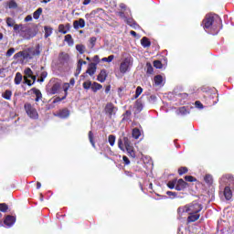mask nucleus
<instances>
[{"label": "nucleus", "instance_id": "1", "mask_svg": "<svg viewBox=\"0 0 234 234\" xmlns=\"http://www.w3.org/2000/svg\"><path fill=\"white\" fill-rule=\"evenodd\" d=\"M221 20L218 16L213 15H207L202 21L204 30H210L213 36L218 34Z\"/></svg>", "mask_w": 234, "mask_h": 234}, {"label": "nucleus", "instance_id": "2", "mask_svg": "<svg viewBox=\"0 0 234 234\" xmlns=\"http://www.w3.org/2000/svg\"><path fill=\"white\" fill-rule=\"evenodd\" d=\"M14 31L16 34H18L20 37L24 39H32V37H36V32L28 27V25L16 24L14 27Z\"/></svg>", "mask_w": 234, "mask_h": 234}, {"label": "nucleus", "instance_id": "3", "mask_svg": "<svg viewBox=\"0 0 234 234\" xmlns=\"http://www.w3.org/2000/svg\"><path fill=\"white\" fill-rule=\"evenodd\" d=\"M204 209V207L200 203L192 202L189 205H186L184 207H178L177 213L182 215V213H200Z\"/></svg>", "mask_w": 234, "mask_h": 234}, {"label": "nucleus", "instance_id": "4", "mask_svg": "<svg viewBox=\"0 0 234 234\" xmlns=\"http://www.w3.org/2000/svg\"><path fill=\"white\" fill-rule=\"evenodd\" d=\"M24 111L28 118H31V120H37V118H39V113H37V110L30 102H26L24 104Z\"/></svg>", "mask_w": 234, "mask_h": 234}, {"label": "nucleus", "instance_id": "5", "mask_svg": "<svg viewBox=\"0 0 234 234\" xmlns=\"http://www.w3.org/2000/svg\"><path fill=\"white\" fill-rule=\"evenodd\" d=\"M131 67H133V58H125L120 65L121 74H125L126 72H128Z\"/></svg>", "mask_w": 234, "mask_h": 234}, {"label": "nucleus", "instance_id": "6", "mask_svg": "<svg viewBox=\"0 0 234 234\" xmlns=\"http://www.w3.org/2000/svg\"><path fill=\"white\" fill-rule=\"evenodd\" d=\"M133 145V143H131V139L129 137L124 136L122 139H118V147L121 151L125 152V147H130Z\"/></svg>", "mask_w": 234, "mask_h": 234}, {"label": "nucleus", "instance_id": "7", "mask_svg": "<svg viewBox=\"0 0 234 234\" xmlns=\"http://www.w3.org/2000/svg\"><path fill=\"white\" fill-rule=\"evenodd\" d=\"M116 111H118V108H116L112 102H108L104 107V112L109 118H112V116L116 115Z\"/></svg>", "mask_w": 234, "mask_h": 234}, {"label": "nucleus", "instance_id": "8", "mask_svg": "<svg viewBox=\"0 0 234 234\" xmlns=\"http://www.w3.org/2000/svg\"><path fill=\"white\" fill-rule=\"evenodd\" d=\"M221 182L226 184L227 187H234V176L231 174H225L221 177Z\"/></svg>", "mask_w": 234, "mask_h": 234}, {"label": "nucleus", "instance_id": "9", "mask_svg": "<svg viewBox=\"0 0 234 234\" xmlns=\"http://www.w3.org/2000/svg\"><path fill=\"white\" fill-rule=\"evenodd\" d=\"M70 87V84L69 83H65L64 84V92H65V95L61 98V97H57L54 99L53 101V104L55 103H59V101H63V100H66L67 99V96L69 94V89Z\"/></svg>", "mask_w": 234, "mask_h": 234}, {"label": "nucleus", "instance_id": "10", "mask_svg": "<svg viewBox=\"0 0 234 234\" xmlns=\"http://www.w3.org/2000/svg\"><path fill=\"white\" fill-rule=\"evenodd\" d=\"M189 184L187 182L184 181V179L180 178L176 181V191H184V189L187 188Z\"/></svg>", "mask_w": 234, "mask_h": 234}, {"label": "nucleus", "instance_id": "11", "mask_svg": "<svg viewBox=\"0 0 234 234\" xmlns=\"http://www.w3.org/2000/svg\"><path fill=\"white\" fill-rule=\"evenodd\" d=\"M97 69H98V66H96V63L91 62L89 64L85 74H89V76H94V74H96Z\"/></svg>", "mask_w": 234, "mask_h": 234}, {"label": "nucleus", "instance_id": "12", "mask_svg": "<svg viewBox=\"0 0 234 234\" xmlns=\"http://www.w3.org/2000/svg\"><path fill=\"white\" fill-rule=\"evenodd\" d=\"M55 116H57L58 118H62V119L69 118V116H70V112L69 111V109L65 108V109L59 110L55 114Z\"/></svg>", "mask_w": 234, "mask_h": 234}, {"label": "nucleus", "instance_id": "13", "mask_svg": "<svg viewBox=\"0 0 234 234\" xmlns=\"http://www.w3.org/2000/svg\"><path fill=\"white\" fill-rule=\"evenodd\" d=\"M107 76H109V74L107 73V69H101L97 76V80H99L100 83H105Z\"/></svg>", "mask_w": 234, "mask_h": 234}, {"label": "nucleus", "instance_id": "14", "mask_svg": "<svg viewBox=\"0 0 234 234\" xmlns=\"http://www.w3.org/2000/svg\"><path fill=\"white\" fill-rule=\"evenodd\" d=\"M188 215L189 216L186 218L187 224L197 222V220H198V218H200V214H198V213H188Z\"/></svg>", "mask_w": 234, "mask_h": 234}, {"label": "nucleus", "instance_id": "15", "mask_svg": "<svg viewBox=\"0 0 234 234\" xmlns=\"http://www.w3.org/2000/svg\"><path fill=\"white\" fill-rule=\"evenodd\" d=\"M134 109V114H139V112H142L144 111V103H142L141 100H137L133 106Z\"/></svg>", "mask_w": 234, "mask_h": 234}, {"label": "nucleus", "instance_id": "16", "mask_svg": "<svg viewBox=\"0 0 234 234\" xmlns=\"http://www.w3.org/2000/svg\"><path fill=\"white\" fill-rule=\"evenodd\" d=\"M73 27L75 30H78L79 28H85V19L80 18L79 20H75L73 22Z\"/></svg>", "mask_w": 234, "mask_h": 234}, {"label": "nucleus", "instance_id": "17", "mask_svg": "<svg viewBox=\"0 0 234 234\" xmlns=\"http://www.w3.org/2000/svg\"><path fill=\"white\" fill-rule=\"evenodd\" d=\"M69 59H70V56H69V53L60 52L58 54V61H59V63H68Z\"/></svg>", "mask_w": 234, "mask_h": 234}, {"label": "nucleus", "instance_id": "18", "mask_svg": "<svg viewBox=\"0 0 234 234\" xmlns=\"http://www.w3.org/2000/svg\"><path fill=\"white\" fill-rule=\"evenodd\" d=\"M4 224L5 226H14L16 224V217L14 216H6V218L4 220Z\"/></svg>", "mask_w": 234, "mask_h": 234}, {"label": "nucleus", "instance_id": "19", "mask_svg": "<svg viewBox=\"0 0 234 234\" xmlns=\"http://www.w3.org/2000/svg\"><path fill=\"white\" fill-rule=\"evenodd\" d=\"M154 83L155 87H162L164 85V77L162 75H156L154 77Z\"/></svg>", "mask_w": 234, "mask_h": 234}, {"label": "nucleus", "instance_id": "20", "mask_svg": "<svg viewBox=\"0 0 234 234\" xmlns=\"http://www.w3.org/2000/svg\"><path fill=\"white\" fill-rule=\"evenodd\" d=\"M124 151L128 153V156H131L132 158H136V152H134V146H133V144L131 146L124 147Z\"/></svg>", "mask_w": 234, "mask_h": 234}, {"label": "nucleus", "instance_id": "21", "mask_svg": "<svg viewBox=\"0 0 234 234\" xmlns=\"http://www.w3.org/2000/svg\"><path fill=\"white\" fill-rule=\"evenodd\" d=\"M224 197L226 200H231L233 193L231 192V186H226L224 188Z\"/></svg>", "mask_w": 234, "mask_h": 234}, {"label": "nucleus", "instance_id": "22", "mask_svg": "<svg viewBox=\"0 0 234 234\" xmlns=\"http://www.w3.org/2000/svg\"><path fill=\"white\" fill-rule=\"evenodd\" d=\"M31 90L36 95L35 101H39V100L43 98V94L41 93V90H39L38 89L32 88Z\"/></svg>", "mask_w": 234, "mask_h": 234}, {"label": "nucleus", "instance_id": "23", "mask_svg": "<svg viewBox=\"0 0 234 234\" xmlns=\"http://www.w3.org/2000/svg\"><path fill=\"white\" fill-rule=\"evenodd\" d=\"M30 54L25 52V51H19L16 54L14 55V59H19V58H23L24 59H27Z\"/></svg>", "mask_w": 234, "mask_h": 234}, {"label": "nucleus", "instance_id": "24", "mask_svg": "<svg viewBox=\"0 0 234 234\" xmlns=\"http://www.w3.org/2000/svg\"><path fill=\"white\" fill-rule=\"evenodd\" d=\"M59 89H61V85H59V83L53 84V86L49 90V94H58Z\"/></svg>", "mask_w": 234, "mask_h": 234}, {"label": "nucleus", "instance_id": "25", "mask_svg": "<svg viewBox=\"0 0 234 234\" xmlns=\"http://www.w3.org/2000/svg\"><path fill=\"white\" fill-rule=\"evenodd\" d=\"M131 116H133V112H131V110H127V111L122 114V122H132Z\"/></svg>", "mask_w": 234, "mask_h": 234}, {"label": "nucleus", "instance_id": "26", "mask_svg": "<svg viewBox=\"0 0 234 234\" xmlns=\"http://www.w3.org/2000/svg\"><path fill=\"white\" fill-rule=\"evenodd\" d=\"M132 136L134 138V140H138V138L142 136V132H140V129L138 128H133L132 131Z\"/></svg>", "mask_w": 234, "mask_h": 234}, {"label": "nucleus", "instance_id": "27", "mask_svg": "<svg viewBox=\"0 0 234 234\" xmlns=\"http://www.w3.org/2000/svg\"><path fill=\"white\" fill-rule=\"evenodd\" d=\"M101 89H103V86L98 82H93L91 84L92 92H98V90H101Z\"/></svg>", "mask_w": 234, "mask_h": 234}, {"label": "nucleus", "instance_id": "28", "mask_svg": "<svg viewBox=\"0 0 234 234\" xmlns=\"http://www.w3.org/2000/svg\"><path fill=\"white\" fill-rule=\"evenodd\" d=\"M2 98L10 101V100H12V90H6L4 93H2Z\"/></svg>", "mask_w": 234, "mask_h": 234}, {"label": "nucleus", "instance_id": "29", "mask_svg": "<svg viewBox=\"0 0 234 234\" xmlns=\"http://www.w3.org/2000/svg\"><path fill=\"white\" fill-rule=\"evenodd\" d=\"M44 30H45V35L44 37L47 39V37H50V36H52V27H48V26H45L44 27Z\"/></svg>", "mask_w": 234, "mask_h": 234}, {"label": "nucleus", "instance_id": "30", "mask_svg": "<svg viewBox=\"0 0 234 234\" xmlns=\"http://www.w3.org/2000/svg\"><path fill=\"white\" fill-rule=\"evenodd\" d=\"M15 85H19L23 81V75L20 72H17L15 76Z\"/></svg>", "mask_w": 234, "mask_h": 234}, {"label": "nucleus", "instance_id": "31", "mask_svg": "<svg viewBox=\"0 0 234 234\" xmlns=\"http://www.w3.org/2000/svg\"><path fill=\"white\" fill-rule=\"evenodd\" d=\"M126 23L129 27H132V28H138V24L133 18H127Z\"/></svg>", "mask_w": 234, "mask_h": 234}, {"label": "nucleus", "instance_id": "32", "mask_svg": "<svg viewBox=\"0 0 234 234\" xmlns=\"http://www.w3.org/2000/svg\"><path fill=\"white\" fill-rule=\"evenodd\" d=\"M41 14H43V8L38 7V8L33 13V17H34V19H39Z\"/></svg>", "mask_w": 234, "mask_h": 234}, {"label": "nucleus", "instance_id": "33", "mask_svg": "<svg viewBox=\"0 0 234 234\" xmlns=\"http://www.w3.org/2000/svg\"><path fill=\"white\" fill-rule=\"evenodd\" d=\"M176 181L177 179L168 181V183L166 184L167 187H169V189H176Z\"/></svg>", "mask_w": 234, "mask_h": 234}, {"label": "nucleus", "instance_id": "34", "mask_svg": "<svg viewBox=\"0 0 234 234\" xmlns=\"http://www.w3.org/2000/svg\"><path fill=\"white\" fill-rule=\"evenodd\" d=\"M188 171L189 169L186 166H181L178 168L177 173L179 176H182V175L187 174Z\"/></svg>", "mask_w": 234, "mask_h": 234}, {"label": "nucleus", "instance_id": "35", "mask_svg": "<svg viewBox=\"0 0 234 234\" xmlns=\"http://www.w3.org/2000/svg\"><path fill=\"white\" fill-rule=\"evenodd\" d=\"M108 142L111 147H114V144H116V135H112V134L109 135Z\"/></svg>", "mask_w": 234, "mask_h": 234}, {"label": "nucleus", "instance_id": "36", "mask_svg": "<svg viewBox=\"0 0 234 234\" xmlns=\"http://www.w3.org/2000/svg\"><path fill=\"white\" fill-rule=\"evenodd\" d=\"M41 54V46L37 44L36 46V49L31 51V56H39Z\"/></svg>", "mask_w": 234, "mask_h": 234}, {"label": "nucleus", "instance_id": "37", "mask_svg": "<svg viewBox=\"0 0 234 234\" xmlns=\"http://www.w3.org/2000/svg\"><path fill=\"white\" fill-rule=\"evenodd\" d=\"M204 180H205L206 184H207L208 186H211V184H213V176L206 175L204 176Z\"/></svg>", "mask_w": 234, "mask_h": 234}, {"label": "nucleus", "instance_id": "38", "mask_svg": "<svg viewBox=\"0 0 234 234\" xmlns=\"http://www.w3.org/2000/svg\"><path fill=\"white\" fill-rule=\"evenodd\" d=\"M24 78H31L34 75V71L30 68H27L24 71Z\"/></svg>", "mask_w": 234, "mask_h": 234}, {"label": "nucleus", "instance_id": "39", "mask_svg": "<svg viewBox=\"0 0 234 234\" xmlns=\"http://www.w3.org/2000/svg\"><path fill=\"white\" fill-rule=\"evenodd\" d=\"M66 43H68L69 46L74 45V39H72V35L69 34L65 36Z\"/></svg>", "mask_w": 234, "mask_h": 234}, {"label": "nucleus", "instance_id": "40", "mask_svg": "<svg viewBox=\"0 0 234 234\" xmlns=\"http://www.w3.org/2000/svg\"><path fill=\"white\" fill-rule=\"evenodd\" d=\"M76 50L80 53V54H85V46L83 44H78L76 46Z\"/></svg>", "mask_w": 234, "mask_h": 234}, {"label": "nucleus", "instance_id": "41", "mask_svg": "<svg viewBox=\"0 0 234 234\" xmlns=\"http://www.w3.org/2000/svg\"><path fill=\"white\" fill-rule=\"evenodd\" d=\"M82 87L85 90H89V89H91V87H92V81L87 80V81L83 82Z\"/></svg>", "mask_w": 234, "mask_h": 234}, {"label": "nucleus", "instance_id": "42", "mask_svg": "<svg viewBox=\"0 0 234 234\" xmlns=\"http://www.w3.org/2000/svg\"><path fill=\"white\" fill-rule=\"evenodd\" d=\"M6 25H7V27H16V25H17V24H16V20H14V18H12V17H7L6 18Z\"/></svg>", "mask_w": 234, "mask_h": 234}, {"label": "nucleus", "instance_id": "43", "mask_svg": "<svg viewBox=\"0 0 234 234\" xmlns=\"http://www.w3.org/2000/svg\"><path fill=\"white\" fill-rule=\"evenodd\" d=\"M0 211H2V213H6V211H8V205L0 203Z\"/></svg>", "mask_w": 234, "mask_h": 234}, {"label": "nucleus", "instance_id": "44", "mask_svg": "<svg viewBox=\"0 0 234 234\" xmlns=\"http://www.w3.org/2000/svg\"><path fill=\"white\" fill-rule=\"evenodd\" d=\"M58 32H59L60 34H67V32H69V30L66 29L65 25L60 24V25L58 26Z\"/></svg>", "mask_w": 234, "mask_h": 234}, {"label": "nucleus", "instance_id": "45", "mask_svg": "<svg viewBox=\"0 0 234 234\" xmlns=\"http://www.w3.org/2000/svg\"><path fill=\"white\" fill-rule=\"evenodd\" d=\"M177 114H181L182 116L187 114V109H186V106L180 107Z\"/></svg>", "mask_w": 234, "mask_h": 234}, {"label": "nucleus", "instance_id": "46", "mask_svg": "<svg viewBox=\"0 0 234 234\" xmlns=\"http://www.w3.org/2000/svg\"><path fill=\"white\" fill-rule=\"evenodd\" d=\"M154 67L155 69H163L164 64H162V61H160V60H154Z\"/></svg>", "mask_w": 234, "mask_h": 234}, {"label": "nucleus", "instance_id": "47", "mask_svg": "<svg viewBox=\"0 0 234 234\" xmlns=\"http://www.w3.org/2000/svg\"><path fill=\"white\" fill-rule=\"evenodd\" d=\"M185 180L186 182H197V177L193 176H186Z\"/></svg>", "mask_w": 234, "mask_h": 234}, {"label": "nucleus", "instance_id": "48", "mask_svg": "<svg viewBox=\"0 0 234 234\" xmlns=\"http://www.w3.org/2000/svg\"><path fill=\"white\" fill-rule=\"evenodd\" d=\"M89 140H90L91 145H93V147H94V145H95V143H94V133H92V131L89 132Z\"/></svg>", "mask_w": 234, "mask_h": 234}, {"label": "nucleus", "instance_id": "49", "mask_svg": "<svg viewBox=\"0 0 234 234\" xmlns=\"http://www.w3.org/2000/svg\"><path fill=\"white\" fill-rule=\"evenodd\" d=\"M142 92H144V89H142V87L138 86L135 90V98H138L140 96V94H142Z\"/></svg>", "mask_w": 234, "mask_h": 234}, {"label": "nucleus", "instance_id": "50", "mask_svg": "<svg viewBox=\"0 0 234 234\" xmlns=\"http://www.w3.org/2000/svg\"><path fill=\"white\" fill-rule=\"evenodd\" d=\"M14 52H16V48H9L5 53L6 58H10L14 54Z\"/></svg>", "mask_w": 234, "mask_h": 234}, {"label": "nucleus", "instance_id": "51", "mask_svg": "<svg viewBox=\"0 0 234 234\" xmlns=\"http://www.w3.org/2000/svg\"><path fill=\"white\" fill-rule=\"evenodd\" d=\"M81 67H82L81 64H79V62H78L76 72H75L76 77L80 76V74L81 73Z\"/></svg>", "mask_w": 234, "mask_h": 234}, {"label": "nucleus", "instance_id": "52", "mask_svg": "<svg viewBox=\"0 0 234 234\" xmlns=\"http://www.w3.org/2000/svg\"><path fill=\"white\" fill-rule=\"evenodd\" d=\"M114 59V55H110L108 58H103L102 61H105L106 63H111Z\"/></svg>", "mask_w": 234, "mask_h": 234}, {"label": "nucleus", "instance_id": "53", "mask_svg": "<svg viewBox=\"0 0 234 234\" xmlns=\"http://www.w3.org/2000/svg\"><path fill=\"white\" fill-rule=\"evenodd\" d=\"M8 7H9V8H17V3H16V1H14V0H11V1L8 3Z\"/></svg>", "mask_w": 234, "mask_h": 234}, {"label": "nucleus", "instance_id": "54", "mask_svg": "<svg viewBox=\"0 0 234 234\" xmlns=\"http://www.w3.org/2000/svg\"><path fill=\"white\" fill-rule=\"evenodd\" d=\"M166 195L168 196V197H170V198H176V192H173V191H167L166 192Z\"/></svg>", "mask_w": 234, "mask_h": 234}, {"label": "nucleus", "instance_id": "55", "mask_svg": "<svg viewBox=\"0 0 234 234\" xmlns=\"http://www.w3.org/2000/svg\"><path fill=\"white\" fill-rule=\"evenodd\" d=\"M141 45H143L145 48H147V37H144L141 40Z\"/></svg>", "mask_w": 234, "mask_h": 234}, {"label": "nucleus", "instance_id": "56", "mask_svg": "<svg viewBox=\"0 0 234 234\" xmlns=\"http://www.w3.org/2000/svg\"><path fill=\"white\" fill-rule=\"evenodd\" d=\"M122 160H123L125 165H129V164H131V161L129 160V157H127L126 155L122 156Z\"/></svg>", "mask_w": 234, "mask_h": 234}, {"label": "nucleus", "instance_id": "57", "mask_svg": "<svg viewBox=\"0 0 234 234\" xmlns=\"http://www.w3.org/2000/svg\"><path fill=\"white\" fill-rule=\"evenodd\" d=\"M196 107H197V109H204V105L202 104V102H200V101H197L195 102Z\"/></svg>", "mask_w": 234, "mask_h": 234}, {"label": "nucleus", "instance_id": "58", "mask_svg": "<svg viewBox=\"0 0 234 234\" xmlns=\"http://www.w3.org/2000/svg\"><path fill=\"white\" fill-rule=\"evenodd\" d=\"M24 81L28 85V87H32V80H28V78L24 77Z\"/></svg>", "mask_w": 234, "mask_h": 234}, {"label": "nucleus", "instance_id": "59", "mask_svg": "<svg viewBox=\"0 0 234 234\" xmlns=\"http://www.w3.org/2000/svg\"><path fill=\"white\" fill-rule=\"evenodd\" d=\"M147 72L148 74H151L153 72V66L151 63H147Z\"/></svg>", "mask_w": 234, "mask_h": 234}, {"label": "nucleus", "instance_id": "60", "mask_svg": "<svg viewBox=\"0 0 234 234\" xmlns=\"http://www.w3.org/2000/svg\"><path fill=\"white\" fill-rule=\"evenodd\" d=\"M93 61L95 62L96 64V67L98 66V63H100V57L98 55H95L93 57Z\"/></svg>", "mask_w": 234, "mask_h": 234}, {"label": "nucleus", "instance_id": "61", "mask_svg": "<svg viewBox=\"0 0 234 234\" xmlns=\"http://www.w3.org/2000/svg\"><path fill=\"white\" fill-rule=\"evenodd\" d=\"M90 42L91 45H96V37H90Z\"/></svg>", "mask_w": 234, "mask_h": 234}, {"label": "nucleus", "instance_id": "62", "mask_svg": "<svg viewBox=\"0 0 234 234\" xmlns=\"http://www.w3.org/2000/svg\"><path fill=\"white\" fill-rule=\"evenodd\" d=\"M28 21H32V16L28 15L25 17V22L28 23Z\"/></svg>", "mask_w": 234, "mask_h": 234}, {"label": "nucleus", "instance_id": "63", "mask_svg": "<svg viewBox=\"0 0 234 234\" xmlns=\"http://www.w3.org/2000/svg\"><path fill=\"white\" fill-rule=\"evenodd\" d=\"M47 76H48V73H47V71H43V72L40 74V77H42L44 80H45V78H47Z\"/></svg>", "mask_w": 234, "mask_h": 234}, {"label": "nucleus", "instance_id": "64", "mask_svg": "<svg viewBox=\"0 0 234 234\" xmlns=\"http://www.w3.org/2000/svg\"><path fill=\"white\" fill-rule=\"evenodd\" d=\"M46 109H47V111H50V109H54V105H52V104H48V105L46 106Z\"/></svg>", "mask_w": 234, "mask_h": 234}]
</instances>
